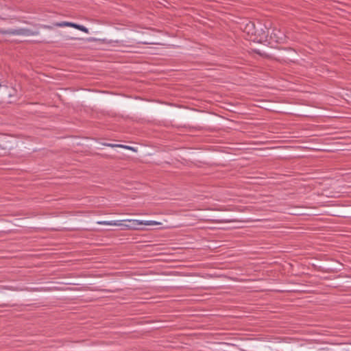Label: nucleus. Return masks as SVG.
Here are the masks:
<instances>
[{
	"label": "nucleus",
	"mask_w": 351,
	"mask_h": 351,
	"mask_svg": "<svg viewBox=\"0 0 351 351\" xmlns=\"http://www.w3.org/2000/svg\"><path fill=\"white\" fill-rule=\"evenodd\" d=\"M143 43L145 44V45L151 44L150 43H147V42H143Z\"/></svg>",
	"instance_id": "f8f14e48"
},
{
	"label": "nucleus",
	"mask_w": 351,
	"mask_h": 351,
	"mask_svg": "<svg viewBox=\"0 0 351 351\" xmlns=\"http://www.w3.org/2000/svg\"><path fill=\"white\" fill-rule=\"evenodd\" d=\"M254 29V25L253 23H250L247 24L245 31H246L247 32V34H254V32L253 31Z\"/></svg>",
	"instance_id": "20e7f679"
},
{
	"label": "nucleus",
	"mask_w": 351,
	"mask_h": 351,
	"mask_svg": "<svg viewBox=\"0 0 351 351\" xmlns=\"http://www.w3.org/2000/svg\"><path fill=\"white\" fill-rule=\"evenodd\" d=\"M75 23H71V22H60V23H55V25L57 27H74Z\"/></svg>",
	"instance_id": "7ed1b4c3"
},
{
	"label": "nucleus",
	"mask_w": 351,
	"mask_h": 351,
	"mask_svg": "<svg viewBox=\"0 0 351 351\" xmlns=\"http://www.w3.org/2000/svg\"><path fill=\"white\" fill-rule=\"evenodd\" d=\"M274 36H276V38H277L276 41H277V42H278L280 39H282V38H281V37L278 36L276 35V34H275V33H274Z\"/></svg>",
	"instance_id": "9b49d317"
},
{
	"label": "nucleus",
	"mask_w": 351,
	"mask_h": 351,
	"mask_svg": "<svg viewBox=\"0 0 351 351\" xmlns=\"http://www.w3.org/2000/svg\"><path fill=\"white\" fill-rule=\"evenodd\" d=\"M123 147V148H125V149H132V148L129 147V146H126V145H122V147Z\"/></svg>",
	"instance_id": "9d476101"
},
{
	"label": "nucleus",
	"mask_w": 351,
	"mask_h": 351,
	"mask_svg": "<svg viewBox=\"0 0 351 351\" xmlns=\"http://www.w3.org/2000/svg\"><path fill=\"white\" fill-rule=\"evenodd\" d=\"M82 27H83V25H78V24L75 23V26H74V28H76V29H77L81 31L82 29Z\"/></svg>",
	"instance_id": "423d86ee"
},
{
	"label": "nucleus",
	"mask_w": 351,
	"mask_h": 351,
	"mask_svg": "<svg viewBox=\"0 0 351 351\" xmlns=\"http://www.w3.org/2000/svg\"><path fill=\"white\" fill-rule=\"evenodd\" d=\"M81 31L85 33H88V29L84 26L82 27V29Z\"/></svg>",
	"instance_id": "0eeeda50"
},
{
	"label": "nucleus",
	"mask_w": 351,
	"mask_h": 351,
	"mask_svg": "<svg viewBox=\"0 0 351 351\" xmlns=\"http://www.w3.org/2000/svg\"><path fill=\"white\" fill-rule=\"evenodd\" d=\"M97 223L100 225L124 226L127 229H138V226L141 225L151 226L160 224V223L155 221H140L137 219H125L122 221H99Z\"/></svg>",
	"instance_id": "f257e3e1"
},
{
	"label": "nucleus",
	"mask_w": 351,
	"mask_h": 351,
	"mask_svg": "<svg viewBox=\"0 0 351 351\" xmlns=\"http://www.w3.org/2000/svg\"><path fill=\"white\" fill-rule=\"evenodd\" d=\"M43 28H45V29H52V27H51V26H49V25H43Z\"/></svg>",
	"instance_id": "1a4fd4ad"
},
{
	"label": "nucleus",
	"mask_w": 351,
	"mask_h": 351,
	"mask_svg": "<svg viewBox=\"0 0 351 351\" xmlns=\"http://www.w3.org/2000/svg\"><path fill=\"white\" fill-rule=\"evenodd\" d=\"M2 34H8L12 35H22V36H35L38 35V31H32L29 29L27 28H21V29H11L8 30L1 31Z\"/></svg>",
	"instance_id": "f03ea898"
},
{
	"label": "nucleus",
	"mask_w": 351,
	"mask_h": 351,
	"mask_svg": "<svg viewBox=\"0 0 351 351\" xmlns=\"http://www.w3.org/2000/svg\"><path fill=\"white\" fill-rule=\"evenodd\" d=\"M81 31L85 33H88V29L84 26L82 27V29Z\"/></svg>",
	"instance_id": "6e6552de"
},
{
	"label": "nucleus",
	"mask_w": 351,
	"mask_h": 351,
	"mask_svg": "<svg viewBox=\"0 0 351 351\" xmlns=\"http://www.w3.org/2000/svg\"><path fill=\"white\" fill-rule=\"evenodd\" d=\"M106 145L109 146V147H122V145H116V144H111V143H108V144H106Z\"/></svg>",
	"instance_id": "39448f33"
}]
</instances>
